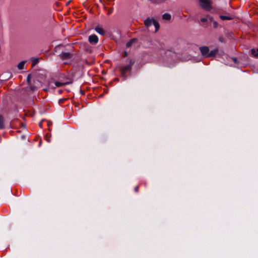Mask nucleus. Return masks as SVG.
<instances>
[{
  "label": "nucleus",
  "instance_id": "f257e3e1",
  "mask_svg": "<svg viewBox=\"0 0 258 258\" xmlns=\"http://www.w3.org/2000/svg\"><path fill=\"white\" fill-rule=\"evenodd\" d=\"M32 76L31 74H29L27 78V82L28 86L24 90L23 93L25 95L28 94V92L30 91H34L37 89V88L41 86V82L37 80L33 79L32 82L31 80Z\"/></svg>",
  "mask_w": 258,
  "mask_h": 258
},
{
  "label": "nucleus",
  "instance_id": "f03ea898",
  "mask_svg": "<svg viewBox=\"0 0 258 258\" xmlns=\"http://www.w3.org/2000/svg\"><path fill=\"white\" fill-rule=\"evenodd\" d=\"M144 23L147 28L150 27L152 25H154L155 28V32H157L160 27L158 22L153 19L147 18L145 20Z\"/></svg>",
  "mask_w": 258,
  "mask_h": 258
},
{
  "label": "nucleus",
  "instance_id": "7ed1b4c3",
  "mask_svg": "<svg viewBox=\"0 0 258 258\" xmlns=\"http://www.w3.org/2000/svg\"><path fill=\"white\" fill-rule=\"evenodd\" d=\"M201 6L206 11H209L211 9V3L210 0H200Z\"/></svg>",
  "mask_w": 258,
  "mask_h": 258
},
{
  "label": "nucleus",
  "instance_id": "20e7f679",
  "mask_svg": "<svg viewBox=\"0 0 258 258\" xmlns=\"http://www.w3.org/2000/svg\"><path fill=\"white\" fill-rule=\"evenodd\" d=\"M134 62L132 60H130L129 64L125 66H123L121 69V73L123 76H125V74L130 71L132 69V66Z\"/></svg>",
  "mask_w": 258,
  "mask_h": 258
},
{
  "label": "nucleus",
  "instance_id": "39448f33",
  "mask_svg": "<svg viewBox=\"0 0 258 258\" xmlns=\"http://www.w3.org/2000/svg\"><path fill=\"white\" fill-rule=\"evenodd\" d=\"M200 51L202 55L206 57H208V55L209 53V48L207 46H202L200 48Z\"/></svg>",
  "mask_w": 258,
  "mask_h": 258
},
{
  "label": "nucleus",
  "instance_id": "423d86ee",
  "mask_svg": "<svg viewBox=\"0 0 258 258\" xmlns=\"http://www.w3.org/2000/svg\"><path fill=\"white\" fill-rule=\"evenodd\" d=\"M89 41L92 44H96L98 42V38L96 35H91L89 37Z\"/></svg>",
  "mask_w": 258,
  "mask_h": 258
},
{
  "label": "nucleus",
  "instance_id": "0eeeda50",
  "mask_svg": "<svg viewBox=\"0 0 258 258\" xmlns=\"http://www.w3.org/2000/svg\"><path fill=\"white\" fill-rule=\"evenodd\" d=\"M69 84V82L61 83V82L56 81L54 83V86L52 85L51 82L49 83V86L52 88L54 89L56 87H59L66 85Z\"/></svg>",
  "mask_w": 258,
  "mask_h": 258
},
{
  "label": "nucleus",
  "instance_id": "6e6552de",
  "mask_svg": "<svg viewBox=\"0 0 258 258\" xmlns=\"http://www.w3.org/2000/svg\"><path fill=\"white\" fill-rule=\"evenodd\" d=\"M72 54L70 52H62L60 54V57L62 59H70L72 57Z\"/></svg>",
  "mask_w": 258,
  "mask_h": 258
},
{
  "label": "nucleus",
  "instance_id": "1a4fd4ad",
  "mask_svg": "<svg viewBox=\"0 0 258 258\" xmlns=\"http://www.w3.org/2000/svg\"><path fill=\"white\" fill-rule=\"evenodd\" d=\"M95 30L98 33L101 35H103L105 34V31L102 28V27L100 26H96L95 28Z\"/></svg>",
  "mask_w": 258,
  "mask_h": 258
},
{
  "label": "nucleus",
  "instance_id": "9d476101",
  "mask_svg": "<svg viewBox=\"0 0 258 258\" xmlns=\"http://www.w3.org/2000/svg\"><path fill=\"white\" fill-rule=\"evenodd\" d=\"M218 51V49H215L214 50H211V51H209V53L208 54L209 55H208V57L215 56L216 54L217 53Z\"/></svg>",
  "mask_w": 258,
  "mask_h": 258
},
{
  "label": "nucleus",
  "instance_id": "9b49d317",
  "mask_svg": "<svg viewBox=\"0 0 258 258\" xmlns=\"http://www.w3.org/2000/svg\"><path fill=\"white\" fill-rule=\"evenodd\" d=\"M171 16L168 13H165L162 15V19L165 20L169 21L171 19Z\"/></svg>",
  "mask_w": 258,
  "mask_h": 258
},
{
  "label": "nucleus",
  "instance_id": "f8f14e48",
  "mask_svg": "<svg viewBox=\"0 0 258 258\" xmlns=\"http://www.w3.org/2000/svg\"><path fill=\"white\" fill-rule=\"evenodd\" d=\"M209 20L212 21L213 18L210 16H208L207 17H206L205 18H202L201 19V21L203 23L206 22Z\"/></svg>",
  "mask_w": 258,
  "mask_h": 258
},
{
  "label": "nucleus",
  "instance_id": "ddd939ff",
  "mask_svg": "<svg viewBox=\"0 0 258 258\" xmlns=\"http://www.w3.org/2000/svg\"><path fill=\"white\" fill-rule=\"evenodd\" d=\"M251 52L254 57H258V48L256 49L254 48L252 49Z\"/></svg>",
  "mask_w": 258,
  "mask_h": 258
},
{
  "label": "nucleus",
  "instance_id": "4468645a",
  "mask_svg": "<svg viewBox=\"0 0 258 258\" xmlns=\"http://www.w3.org/2000/svg\"><path fill=\"white\" fill-rule=\"evenodd\" d=\"M4 128V117L0 115V129Z\"/></svg>",
  "mask_w": 258,
  "mask_h": 258
},
{
  "label": "nucleus",
  "instance_id": "2eb2a0df",
  "mask_svg": "<svg viewBox=\"0 0 258 258\" xmlns=\"http://www.w3.org/2000/svg\"><path fill=\"white\" fill-rule=\"evenodd\" d=\"M25 63V61H21L18 64V68L19 70H22L24 68V64Z\"/></svg>",
  "mask_w": 258,
  "mask_h": 258
},
{
  "label": "nucleus",
  "instance_id": "dca6fc26",
  "mask_svg": "<svg viewBox=\"0 0 258 258\" xmlns=\"http://www.w3.org/2000/svg\"><path fill=\"white\" fill-rule=\"evenodd\" d=\"M136 41V39H133L131 40L129 42H128L126 43V46L130 47Z\"/></svg>",
  "mask_w": 258,
  "mask_h": 258
},
{
  "label": "nucleus",
  "instance_id": "f3484780",
  "mask_svg": "<svg viewBox=\"0 0 258 258\" xmlns=\"http://www.w3.org/2000/svg\"><path fill=\"white\" fill-rule=\"evenodd\" d=\"M32 61H33V63H32V67H33L36 63H38V59L37 58H33L32 59Z\"/></svg>",
  "mask_w": 258,
  "mask_h": 258
},
{
  "label": "nucleus",
  "instance_id": "a211bd4d",
  "mask_svg": "<svg viewBox=\"0 0 258 258\" xmlns=\"http://www.w3.org/2000/svg\"><path fill=\"white\" fill-rule=\"evenodd\" d=\"M220 17L221 19L222 20H230L231 19L229 17L226 16H220Z\"/></svg>",
  "mask_w": 258,
  "mask_h": 258
},
{
  "label": "nucleus",
  "instance_id": "6ab92c4d",
  "mask_svg": "<svg viewBox=\"0 0 258 258\" xmlns=\"http://www.w3.org/2000/svg\"><path fill=\"white\" fill-rule=\"evenodd\" d=\"M218 25V24L217 22H216V21L213 22V26L215 28H217Z\"/></svg>",
  "mask_w": 258,
  "mask_h": 258
},
{
  "label": "nucleus",
  "instance_id": "aec40b11",
  "mask_svg": "<svg viewBox=\"0 0 258 258\" xmlns=\"http://www.w3.org/2000/svg\"><path fill=\"white\" fill-rule=\"evenodd\" d=\"M138 189H139V187L138 186H137L135 187V190L136 192H137L138 191Z\"/></svg>",
  "mask_w": 258,
  "mask_h": 258
},
{
  "label": "nucleus",
  "instance_id": "412c9836",
  "mask_svg": "<svg viewBox=\"0 0 258 258\" xmlns=\"http://www.w3.org/2000/svg\"><path fill=\"white\" fill-rule=\"evenodd\" d=\"M232 59H233V61H234V62H236V58H232Z\"/></svg>",
  "mask_w": 258,
  "mask_h": 258
},
{
  "label": "nucleus",
  "instance_id": "4be33fe9",
  "mask_svg": "<svg viewBox=\"0 0 258 258\" xmlns=\"http://www.w3.org/2000/svg\"><path fill=\"white\" fill-rule=\"evenodd\" d=\"M47 142H50V140H49L47 139Z\"/></svg>",
  "mask_w": 258,
  "mask_h": 258
},
{
  "label": "nucleus",
  "instance_id": "5701e85b",
  "mask_svg": "<svg viewBox=\"0 0 258 258\" xmlns=\"http://www.w3.org/2000/svg\"><path fill=\"white\" fill-rule=\"evenodd\" d=\"M111 13V12L109 11L108 14H110Z\"/></svg>",
  "mask_w": 258,
  "mask_h": 258
}]
</instances>
